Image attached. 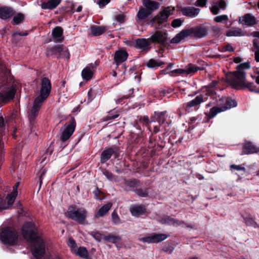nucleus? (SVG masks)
Here are the masks:
<instances>
[{"label":"nucleus","instance_id":"1","mask_svg":"<svg viewBox=\"0 0 259 259\" xmlns=\"http://www.w3.org/2000/svg\"><path fill=\"white\" fill-rule=\"evenodd\" d=\"M25 239L31 243V251L33 256L40 258L45 253V244L42 238L37 236L38 231L36 226L32 222L25 223L21 230Z\"/></svg>","mask_w":259,"mask_h":259},{"label":"nucleus","instance_id":"2","mask_svg":"<svg viewBox=\"0 0 259 259\" xmlns=\"http://www.w3.org/2000/svg\"><path fill=\"white\" fill-rule=\"evenodd\" d=\"M208 29L201 26H196L183 29L170 40L172 44H178L185 38L191 36L197 38L205 37L207 34Z\"/></svg>","mask_w":259,"mask_h":259},{"label":"nucleus","instance_id":"3","mask_svg":"<svg viewBox=\"0 0 259 259\" xmlns=\"http://www.w3.org/2000/svg\"><path fill=\"white\" fill-rule=\"evenodd\" d=\"M250 65L247 63H242L236 67V71L230 72L227 75V81L234 88H238L244 84L245 72L244 70L248 69Z\"/></svg>","mask_w":259,"mask_h":259},{"label":"nucleus","instance_id":"4","mask_svg":"<svg viewBox=\"0 0 259 259\" xmlns=\"http://www.w3.org/2000/svg\"><path fill=\"white\" fill-rule=\"evenodd\" d=\"M220 103V104L224 103V105L221 107L214 106L211 108L209 113L207 114V116L209 119L214 117L220 112L225 111L237 105V102L233 98H221Z\"/></svg>","mask_w":259,"mask_h":259},{"label":"nucleus","instance_id":"5","mask_svg":"<svg viewBox=\"0 0 259 259\" xmlns=\"http://www.w3.org/2000/svg\"><path fill=\"white\" fill-rule=\"evenodd\" d=\"M18 238L17 231L12 228H4L0 231V240L5 244L14 245Z\"/></svg>","mask_w":259,"mask_h":259},{"label":"nucleus","instance_id":"6","mask_svg":"<svg viewBox=\"0 0 259 259\" xmlns=\"http://www.w3.org/2000/svg\"><path fill=\"white\" fill-rule=\"evenodd\" d=\"M65 215L79 224H83L87 218V211L83 207L71 206L68 207Z\"/></svg>","mask_w":259,"mask_h":259},{"label":"nucleus","instance_id":"7","mask_svg":"<svg viewBox=\"0 0 259 259\" xmlns=\"http://www.w3.org/2000/svg\"><path fill=\"white\" fill-rule=\"evenodd\" d=\"M46 98H33L28 105V118L31 123L34 122L43 102Z\"/></svg>","mask_w":259,"mask_h":259},{"label":"nucleus","instance_id":"8","mask_svg":"<svg viewBox=\"0 0 259 259\" xmlns=\"http://www.w3.org/2000/svg\"><path fill=\"white\" fill-rule=\"evenodd\" d=\"M47 55H55L57 58H64L67 60L70 59V53L68 49L63 45L54 46L47 51Z\"/></svg>","mask_w":259,"mask_h":259},{"label":"nucleus","instance_id":"9","mask_svg":"<svg viewBox=\"0 0 259 259\" xmlns=\"http://www.w3.org/2000/svg\"><path fill=\"white\" fill-rule=\"evenodd\" d=\"M19 182H17L15 184L13 192L9 194L5 200L0 197V210L8 209L12 206L17 195V188L19 186Z\"/></svg>","mask_w":259,"mask_h":259},{"label":"nucleus","instance_id":"10","mask_svg":"<svg viewBox=\"0 0 259 259\" xmlns=\"http://www.w3.org/2000/svg\"><path fill=\"white\" fill-rule=\"evenodd\" d=\"M75 128V121L74 118H72L70 123L64 125V129L60 137L61 140L64 142L68 140L73 134Z\"/></svg>","mask_w":259,"mask_h":259},{"label":"nucleus","instance_id":"11","mask_svg":"<svg viewBox=\"0 0 259 259\" xmlns=\"http://www.w3.org/2000/svg\"><path fill=\"white\" fill-rule=\"evenodd\" d=\"M167 238L165 234H154L150 236L139 238V240L148 243H156L161 242Z\"/></svg>","mask_w":259,"mask_h":259},{"label":"nucleus","instance_id":"12","mask_svg":"<svg viewBox=\"0 0 259 259\" xmlns=\"http://www.w3.org/2000/svg\"><path fill=\"white\" fill-rule=\"evenodd\" d=\"M149 38L152 43L162 45L166 40V33L164 31L157 30L152 33Z\"/></svg>","mask_w":259,"mask_h":259},{"label":"nucleus","instance_id":"13","mask_svg":"<svg viewBox=\"0 0 259 259\" xmlns=\"http://www.w3.org/2000/svg\"><path fill=\"white\" fill-rule=\"evenodd\" d=\"M170 14V11L169 8H166L153 18L152 22L153 24H160L167 20Z\"/></svg>","mask_w":259,"mask_h":259},{"label":"nucleus","instance_id":"14","mask_svg":"<svg viewBox=\"0 0 259 259\" xmlns=\"http://www.w3.org/2000/svg\"><path fill=\"white\" fill-rule=\"evenodd\" d=\"M128 54L124 49H119L114 53V62L118 66L119 64L125 61Z\"/></svg>","mask_w":259,"mask_h":259},{"label":"nucleus","instance_id":"15","mask_svg":"<svg viewBox=\"0 0 259 259\" xmlns=\"http://www.w3.org/2000/svg\"><path fill=\"white\" fill-rule=\"evenodd\" d=\"M51 90V83L50 80L45 77L42 79L40 97H48Z\"/></svg>","mask_w":259,"mask_h":259},{"label":"nucleus","instance_id":"16","mask_svg":"<svg viewBox=\"0 0 259 259\" xmlns=\"http://www.w3.org/2000/svg\"><path fill=\"white\" fill-rule=\"evenodd\" d=\"M227 6V4L224 0H218L212 3L210 11L213 15H217L220 12V10H225Z\"/></svg>","mask_w":259,"mask_h":259},{"label":"nucleus","instance_id":"17","mask_svg":"<svg viewBox=\"0 0 259 259\" xmlns=\"http://www.w3.org/2000/svg\"><path fill=\"white\" fill-rule=\"evenodd\" d=\"M238 22L241 24L247 26L253 25L257 22L255 17L251 14H246L240 17Z\"/></svg>","mask_w":259,"mask_h":259},{"label":"nucleus","instance_id":"18","mask_svg":"<svg viewBox=\"0 0 259 259\" xmlns=\"http://www.w3.org/2000/svg\"><path fill=\"white\" fill-rule=\"evenodd\" d=\"M181 11L184 16L194 18L198 15L200 9L193 7H185L181 8Z\"/></svg>","mask_w":259,"mask_h":259},{"label":"nucleus","instance_id":"19","mask_svg":"<svg viewBox=\"0 0 259 259\" xmlns=\"http://www.w3.org/2000/svg\"><path fill=\"white\" fill-rule=\"evenodd\" d=\"M150 41L149 38H138L136 40V47L142 51H148L150 49Z\"/></svg>","mask_w":259,"mask_h":259},{"label":"nucleus","instance_id":"20","mask_svg":"<svg viewBox=\"0 0 259 259\" xmlns=\"http://www.w3.org/2000/svg\"><path fill=\"white\" fill-rule=\"evenodd\" d=\"M112 203L109 202L101 207L94 214V218L98 219L105 215L112 206Z\"/></svg>","mask_w":259,"mask_h":259},{"label":"nucleus","instance_id":"21","mask_svg":"<svg viewBox=\"0 0 259 259\" xmlns=\"http://www.w3.org/2000/svg\"><path fill=\"white\" fill-rule=\"evenodd\" d=\"M243 152L244 154L256 153L259 151V148L253 145L250 142H246L243 147Z\"/></svg>","mask_w":259,"mask_h":259},{"label":"nucleus","instance_id":"22","mask_svg":"<svg viewBox=\"0 0 259 259\" xmlns=\"http://www.w3.org/2000/svg\"><path fill=\"white\" fill-rule=\"evenodd\" d=\"M130 210L133 216L139 217L146 212V208L142 205H133L130 207Z\"/></svg>","mask_w":259,"mask_h":259},{"label":"nucleus","instance_id":"23","mask_svg":"<svg viewBox=\"0 0 259 259\" xmlns=\"http://www.w3.org/2000/svg\"><path fill=\"white\" fill-rule=\"evenodd\" d=\"M94 66L92 64L86 66L81 72V76L83 79L90 80L93 76Z\"/></svg>","mask_w":259,"mask_h":259},{"label":"nucleus","instance_id":"24","mask_svg":"<svg viewBox=\"0 0 259 259\" xmlns=\"http://www.w3.org/2000/svg\"><path fill=\"white\" fill-rule=\"evenodd\" d=\"M53 39L55 42H61L63 40V29L61 27H55L52 31Z\"/></svg>","mask_w":259,"mask_h":259},{"label":"nucleus","instance_id":"25","mask_svg":"<svg viewBox=\"0 0 259 259\" xmlns=\"http://www.w3.org/2000/svg\"><path fill=\"white\" fill-rule=\"evenodd\" d=\"M116 149L114 147L104 150L101 155V162L104 163L109 159Z\"/></svg>","mask_w":259,"mask_h":259},{"label":"nucleus","instance_id":"26","mask_svg":"<svg viewBox=\"0 0 259 259\" xmlns=\"http://www.w3.org/2000/svg\"><path fill=\"white\" fill-rule=\"evenodd\" d=\"M150 14L151 13L149 10L142 8L140 9L137 13L136 20L139 23H142Z\"/></svg>","mask_w":259,"mask_h":259},{"label":"nucleus","instance_id":"27","mask_svg":"<svg viewBox=\"0 0 259 259\" xmlns=\"http://www.w3.org/2000/svg\"><path fill=\"white\" fill-rule=\"evenodd\" d=\"M143 5L151 13L152 11L157 10L159 7V5L157 2L151 0H143Z\"/></svg>","mask_w":259,"mask_h":259},{"label":"nucleus","instance_id":"28","mask_svg":"<svg viewBox=\"0 0 259 259\" xmlns=\"http://www.w3.org/2000/svg\"><path fill=\"white\" fill-rule=\"evenodd\" d=\"M202 102H203V101L202 98H195L186 104L184 105V108L186 112H190L192 111V107L197 106Z\"/></svg>","mask_w":259,"mask_h":259},{"label":"nucleus","instance_id":"29","mask_svg":"<svg viewBox=\"0 0 259 259\" xmlns=\"http://www.w3.org/2000/svg\"><path fill=\"white\" fill-rule=\"evenodd\" d=\"M61 0H49L47 2H42L41 7L42 9H53L60 3Z\"/></svg>","mask_w":259,"mask_h":259},{"label":"nucleus","instance_id":"30","mask_svg":"<svg viewBox=\"0 0 259 259\" xmlns=\"http://www.w3.org/2000/svg\"><path fill=\"white\" fill-rule=\"evenodd\" d=\"M106 31V29L104 26L93 25L91 27V32L93 35L99 36Z\"/></svg>","mask_w":259,"mask_h":259},{"label":"nucleus","instance_id":"31","mask_svg":"<svg viewBox=\"0 0 259 259\" xmlns=\"http://www.w3.org/2000/svg\"><path fill=\"white\" fill-rule=\"evenodd\" d=\"M13 15L12 10L8 8H0V18L7 19Z\"/></svg>","mask_w":259,"mask_h":259},{"label":"nucleus","instance_id":"32","mask_svg":"<svg viewBox=\"0 0 259 259\" xmlns=\"http://www.w3.org/2000/svg\"><path fill=\"white\" fill-rule=\"evenodd\" d=\"M227 36H241L244 35L243 31L238 28H233L227 32Z\"/></svg>","mask_w":259,"mask_h":259},{"label":"nucleus","instance_id":"33","mask_svg":"<svg viewBox=\"0 0 259 259\" xmlns=\"http://www.w3.org/2000/svg\"><path fill=\"white\" fill-rule=\"evenodd\" d=\"M72 253L82 258L87 257L88 254L87 249L84 247H79L76 248Z\"/></svg>","mask_w":259,"mask_h":259},{"label":"nucleus","instance_id":"34","mask_svg":"<svg viewBox=\"0 0 259 259\" xmlns=\"http://www.w3.org/2000/svg\"><path fill=\"white\" fill-rule=\"evenodd\" d=\"M160 222L163 224H167L168 225H180L181 224V222L180 221L175 220L170 217L162 219L160 220Z\"/></svg>","mask_w":259,"mask_h":259},{"label":"nucleus","instance_id":"35","mask_svg":"<svg viewBox=\"0 0 259 259\" xmlns=\"http://www.w3.org/2000/svg\"><path fill=\"white\" fill-rule=\"evenodd\" d=\"M187 74L194 73L198 70H203V68L196 66L191 63L189 64L186 66Z\"/></svg>","mask_w":259,"mask_h":259},{"label":"nucleus","instance_id":"36","mask_svg":"<svg viewBox=\"0 0 259 259\" xmlns=\"http://www.w3.org/2000/svg\"><path fill=\"white\" fill-rule=\"evenodd\" d=\"M165 112H155L154 113V117L155 120L158 121L160 124L164 123L165 120L164 117Z\"/></svg>","mask_w":259,"mask_h":259},{"label":"nucleus","instance_id":"37","mask_svg":"<svg viewBox=\"0 0 259 259\" xmlns=\"http://www.w3.org/2000/svg\"><path fill=\"white\" fill-rule=\"evenodd\" d=\"M104 239L108 242L116 243L121 240V237L119 236L108 235L104 236Z\"/></svg>","mask_w":259,"mask_h":259},{"label":"nucleus","instance_id":"38","mask_svg":"<svg viewBox=\"0 0 259 259\" xmlns=\"http://www.w3.org/2000/svg\"><path fill=\"white\" fill-rule=\"evenodd\" d=\"M163 64H164L163 62L153 59H150L147 63V66L148 68H155L159 67Z\"/></svg>","mask_w":259,"mask_h":259},{"label":"nucleus","instance_id":"39","mask_svg":"<svg viewBox=\"0 0 259 259\" xmlns=\"http://www.w3.org/2000/svg\"><path fill=\"white\" fill-rule=\"evenodd\" d=\"M111 220L112 223L115 225H118L121 223V221L117 214V212L116 210H114L111 214Z\"/></svg>","mask_w":259,"mask_h":259},{"label":"nucleus","instance_id":"40","mask_svg":"<svg viewBox=\"0 0 259 259\" xmlns=\"http://www.w3.org/2000/svg\"><path fill=\"white\" fill-rule=\"evenodd\" d=\"M119 114L117 110L115 109L110 111L106 117V120H109L114 119L118 117Z\"/></svg>","mask_w":259,"mask_h":259},{"label":"nucleus","instance_id":"41","mask_svg":"<svg viewBox=\"0 0 259 259\" xmlns=\"http://www.w3.org/2000/svg\"><path fill=\"white\" fill-rule=\"evenodd\" d=\"M244 223L247 226H252L254 228H256L257 227V223L252 218H246L244 219Z\"/></svg>","mask_w":259,"mask_h":259},{"label":"nucleus","instance_id":"42","mask_svg":"<svg viewBox=\"0 0 259 259\" xmlns=\"http://www.w3.org/2000/svg\"><path fill=\"white\" fill-rule=\"evenodd\" d=\"M68 245L70 248L71 251L73 252L77 248L75 241L71 238H69L68 241Z\"/></svg>","mask_w":259,"mask_h":259},{"label":"nucleus","instance_id":"43","mask_svg":"<svg viewBox=\"0 0 259 259\" xmlns=\"http://www.w3.org/2000/svg\"><path fill=\"white\" fill-rule=\"evenodd\" d=\"M214 21L218 23L223 22L228 20V17L227 15L218 16L214 18Z\"/></svg>","mask_w":259,"mask_h":259},{"label":"nucleus","instance_id":"44","mask_svg":"<svg viewBox=\"0 0 259 259\" xmlns=\"http://www.w3.org/2000/svg\"><path fill=\"white\" fill-rule=\"evenodd\" d=\"M136 194L140 197H145L148 196V192L146 189H137L135 191Z\"/></svg>","mask_w":259,"mask_h":259},{"label":"nucleus","instance_id":"45","mask_svg":"<svg viewBox=\"0 0 259 259\" xmlns=\"http://www.w3.org/2000/svg\"><path fill=\"white\" fill-rule=\"evenodd\" d=\"M115 18L117 22L121 23H123L126 19V16L123 13L117 14Z\"/></svg>","mask_w":259,"mask_h":259},{"label":"nucleus","instance_id":"46","mask_svg":"<svg viewBox=\"0 0 259 259\" xmlns=\"http://www.w3.org/2000/svg\"><path fill=\"white\" fill-rule=\"evenodd\" d=\"M173 92V90L170 88L162 89L160 91V96H166Z\"/></svg>","mask_w":259,"mask_h":259},{"label":"nucleus","instance_id":"47","mask_svg":"<svg viewBox=\"0 0 259 259\" xmlns=\"http://www.w3.org/2000/svg\"><path fill=\"white\" fill-rule=\"evenodd\" d=\"M183 22L180 19H176L172 21L171 26L174 28L180 27L182 25Z\"/></svg>","mask_w":259,"mask_h":259},{"label":"nucleus","instance_id":"48","mask_svg":"<svg viewBox=\"0 0 259 259\" xmlns=\"http://www.w3.org/2000/svg\"><path fill=\"white\" fill-rule=\"evenodd\" d=\"M23 15L21 14H19L14 17L13 22L15 24H18L23 20Z\"/></svg>","mask_w":259,"mask_h":259},{"label":"nucleus","instance_id":"49","mask_svg":"<svg viewBox=\"0 0 259 259\" xmlns=\"http://www.w3.org/2000/svg\"><path fill=\"white\" fill-rule=\"evenodd\" d=\"M15 93H16V90L13 88H11L8 90V92H7V95H6V96L5 97H10V98L14 97V96L15 95ZM0 97H3L2 96H1Z\"/></svg>","mask_w":259,"mask_h":259},{"label":"nucleus","instance_id":"50","mask_svg":"<svg viewBox=\"0 0 259 259\" xmlns=\"http://www.w3.org/2000/svg\"><path fill=\"white\" fill-rule=\"evenodd\" d=\"M253 48L252 50L253 52H259V41L256 39L253 40Z\"/></svg>","mask_w":259,"mask_h":259},{"label":"nucleus","instance_id":"51","mask_svg":"<svg viewBox=\"0 0 259 259\" xmlns=\"http://www.w3.org/2000/svg\"><path fill=\"white\" fill-rule=\"evenodd\" d=\"M230 167H231V169H234V170H236L237 171H239V170H243V171H245V168L244 167L242 166L239 165L233 164V165H231Z\"/></svg>","mask_w":259,"mask_h":259},{"label":"nucleus","instance_id":"52","mask_svg":"<svg viewBox=\"0 0 259 259\" xmlns=\"http://www.w3.org/2000/svg\"><path fill=\"white\" fill-rule=\"evenodd\" d=\"M234 51V48L231 46V45L228 44L224 46L222 48V52H233Z\"/></svg>","mask_w":259,"mask_h":259},{"label":"nucleus","instance_id":"53","mask_svg":"<svg viewBox=\"0 0 259 259\" xmlns=\"http://www.w3.org/2000/svg\"><path fill=\"white\" fill-rule=\"evenodd\" d=\"M110 0H100L98 2V4L99 5L100 8H102L106 5H107L110 2Z\"/></svg>","mask_w":259,"mask_h":259},{"label":"nucleus","instance_id":"54","mask_svg":"<svg viewBox=\"0 0 259 259\" xmlns=\"http://www.w3.org/2000/svg\"><path fill=\"white\" fill-rule=\"evenodd\" d=\"M207 0H197L195 5L199 7H204L206 5Z\"/></svg>","mask_w":259,"mask_h":259},{"label":"nucleus","instance_id":"55","mask_svg":"<svg viewBox=\"0 0 259 259\" xmlns=\"http://www.w3.org/2000/svg\"><path fill=\"white\" fill-rule=\"evenodd\" d=\"M196 119H197L195 117H192L190 118L189 122V128L193 129L194 128L195 125L193 124L195 123Z\"/></svg>","mask_w":259,"mask_h":259},{"label":"nucleus","instance_id":"56","mask_svg":"<svg viewBox=\"0 0 259 259\" xmlns=\"http://www.w3.org/2000/svg\"><path fill=\"white\" fill-rule=\"evenodd\" d=\"M206 91L207 93H206V95L208 96H213L215 94V93L214 92L213 89L212 88H206Z\"/></svg>","mask_w":259,"mask_h":259},{"label":"nucleus","instance_id":"57","mask_svg":"<svg viewBox=\"0 0 259 259\" xmlns=\"http://www.w3.org/2000/svg\"><path fill=\"white\" fill-rule=\"evenodd\" d=\"M171 73H177L179 74H187V70L186 69H175L171 71Z\"/></svg>","mask_w":259,"mask_h":259},{"label":"nucleus","instance_id":"58","mask_svg":"<svg viewBox=\"0 0 259 259\" xmlns=\"http://www.w3.org/2000/svg\"><path fill=\"white\" fill-rule=\"evenodd\" d=\"M92 235L94 236V237L97 240L100 241V240L102 238V236L101 234H100L98 232H92Z\"/></svg>","mask_w":259,"mask_h":259},{"label":"nucleus","instance_id":"59","mask_svg":"<svg viewBox=\"0 0 259 259\" xmlns=\"http://www.w3.org/2000/svg\"><path fill=\"white\" fill-rule=\"evenodd\" d=\"M106 177L109 180H112L114 178V176L110 172L106 171L104 172Z\"/></svg>","mask_w":259,"mask_h":259},{"label":"nucleus","instance_id":"60","mask_svg":"<svg viewBox=\"0 0 259 259\" xmlns=\"http://www.w3.org/2000/svg\"><path fill=\"white\" fill-rule=\"evenodd\" d=\"M101 193L99 190L98 188H96V190L94 191V193L95 195V198L98 200H101V198L99 196V194Z\"/></svg>","mask_w":259,"mask_h":259},{"label":"nucleus","instance_id":"61","mask_svg":"<svg viewBox=\"0 0 259 259\" xmlns=\"http://www.w3.org/2000/svg\"><path fill=\"white\" fill-rule=\"evenodd\" d=\"M96 95L95 94V90L94 89H91L89 92H88V96L90 97L91 96H94Z\"/></svg>","mask_w":259,"mask_h":259},{"label":"nucleus","instance_id":"62","mask_svg":"<svg viewBox=\"0 0 259 259\" xmlns=\"http://www.w3.org/2000/svg\"><path fill=\"white\" fill-rule=\"evenodd\" d=\"M45 173H46V170H45V169H44L42 170V174H41V175L39 177V183H40V185H41V183H42L43 177H44V175L45 174Z\"/></svg>","mask_w":259,"mask_h":259},{"label":"nucleus","instance_id":"63","mask_svg":"<svg viewBox=\"0 0 259 259\" xmlns=\"http://www.w3.org/2000/svg\"><path fill=\"white\" fill-rule=\"evenodd\" d=\"M137 183H138V181L135 180H134L133 181H130L128 183V185L130 186H134L136 185L137 184Z\"/></svg>","mask_w":259,"mask_h":259},{"label":"nucleus","instance_id":"64","mask_svg":"<svg viewBox=\"0 0 259 259\" xmlns=\"http://www.w3.org/2000/svg\"><path fill=\"white\" fill-rule=\"evenodd\" d=\"M255 60L256 62H259V52H254Z\"/></svg>","mask_w":259,"mask_h":259}]
</instances>
